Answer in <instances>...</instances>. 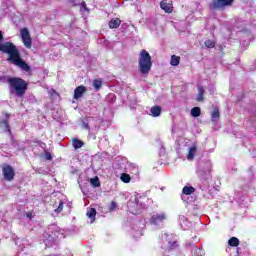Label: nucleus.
<instances>
[{"label": "nucleus", "instance_id": "nucleus-26", "mask_svg": "<svg viewBox=\"0 0 256 256\" xmlns=\"http://www.w3.org/2000/svg\"><path fill=\"white\" fill-rule=\"evenodd\" d=\"M63 211V202L59 203L58 208L55 209V213H61Z\"/></svg>", "mask_w": 256, "mask_h": 256}, {"label": "nucleus", "instance_id": "nucleus-31", "mask_svg": "<svg viewBox=\"0 0 256 256\" xmlns=\"http://www.w3.org/2000/svg\"><path fill=\"white\" fill-rule=\"evenodd\" d=\"M82 7L84 11H89V9H87V4H85V2L82 3Z\"/></svg>", "mask_w": 256, "mask_h": 256}, {"label": "nucleus", "instance_id": "nucleus-33", "mask_svg": "<svg viewBox=\"0 0 256 256\" xmlns=\"http://www.w3.org/2000/svg\"><path fill=\"white\" fill-rule=\"evenodd\" d=\"M132 213H134V215L137 214V212H133V211H132Z\"/></svg>", "mask_w": 256, "mask_h": 256}, {"label": "nucleus", "instance_id": "nucleus-21", "mask_svg": "<svg viewBox=\"0 0 256 256\" xmlns=\"http://www.w3.org/2000/svg\"><path fill=\"white\" fill-rule=\"evenodd\" d=\"M191 115H192V117H199L201 115V108H199V107L192 108Z\"/></svg>", "mask_w": 256, "mask_h": 256}, {"label": "nucleus", "instance_id": "nucleus-14", "mask_svg": "<svg viewBox=\"0 0 256 256\" xmlns=\"http://www.w3.org/2000/svg\"><path fill=\"white\" fill-rule=\"evenodd\" d=\"M120 25H121V20L119 18L112 19L109 22L110 29H117Z\"/></svg>", "mask_w": 256, "mask_h": 256}, {"label": "nucleus", "instance_id": "nucleus-11", "mask_svg": "<svg viewBox=\"0 0 256 256\" xmlns=\"http://www.w3.org/2000/svg\"><path fill=\"white\" fill-rule=\"evenodd\" d=\"M203 95H205V88H203V86H198V95L196 97V101L203 103V101H205Z\"/></svg>", "mask_w": 256, "mask_h": 256}, {"label": "nucleus", "instance_id": "nucleus-23", "mask_svg": "<svg viewBox=\"0 0 256 256\" xmlns=\"http://www.w3.org/2000/svg\"><path fill=\"white\" fill-rule=\"evenodd\" d=\"M121 181H123V183H130L131 182V176L129 174H122L120 177Z\"/></svg>", "mask_w": 256, "mask_h": 256}, {"label": "nucleus", "instance_id": "nucleus-32", "mask_svg": "<svg viewBox=\"0 0 256 256\" xmlns=\"http://www.w3.org/2000/svg\"><path fill=\"white\" fill-rule=\"evenodd\" d=\"M207 172H208V173H211V167L208 168Z\"/></svg>", "mask_w": 256, "mask_h": 256}, {"label": "nucleus", "instance_id": "nucleus-3", "mask_svg": "<svg viewBox=\"0 0 256 256\" xmlns=\"http://www.w3.org/2000/svg\"><path fill=\"white\" fill-rule=\"evenodd\" d=\"M10 93H15L17 97H23L27 91L28 84L21 78H8Z\"/></svg>", "mask_w": 256, "mask_h": 256}, {"label": "nucleus", "instance_id": "nucleus-20", "mask_svg": "<svg viewBox=\"0 0 256 256\" xmlns=\"http://www.w3.org/2000/svg\"><path fill=\"white\" fill-rule=\"evenodd\" d=\"M102 85H103V81H101V80H94L92 82V86L94 87V89L96 91H99V89H101Z\"/></svg>", "mask_w": 256, "mask_h": 256}, {"label": "nucleus", "instance_id": "nucleus-25", "mask_svg": "<svg viewBox=\"0 0 256 256\" xmlns=\"http://www.w3.org/2000/svg\"><path fill=\"white\" fill-rule=\"evenodd\" d=\"M204 45H205V47H207V49H213V47H215V41L206 40Z\"/></svg>", "mask_w": 256, "mask_h": 256}, {"label": "nucleus", "instance_id": "nucleus-8", "mask_svg": "<svg viewBox=\"0 0 256 256\" xmlns=\"http://www.w3.org/2000/svg\"><path fill=\"white\" fill-rule=\"evenodd\" d=\"M9 114H5V119L0 121V129L5 133L8 131V133H11V129L9 128Z\"/></svg>", "mask_w": 256, "mask_h": 256}, {"label": "nucleus", "instance_id": "nucleus-18", "mask_svg": "<svg viewBox=\"0 0 256 256\" xmlns=\"http://www.w3.org/2000/svg\"><path fill=\"white\" fill-rule=\"evenodd\" d=\"M179 61H181V58L176 55H173L171 57L170 65H172V67H177V65H179Z\"/></svg>", "mask_w": 256, "mask_h": 256}, {"label": "nucleus", "instance_id": "nucleus-24", "mask_svg": "<svg viewBox=\"0 0 256 256\" xmlns=\"http://www.w3.org/2000/svg\"><path fill=\"white\" fill-rule=\"evenodd\" d=\"M195 191V188H193V187H187V186H185L184 188H183V193H184V195H191V193H193Z\"/></svg>", "mask_w": 256, "mask_h": 256}, {"label": "nucleus", "instance_id": "nucleus-15", "mask_svg": "<svg viewBox=\"0 0 256 256\" xmlns=\"http://www.w3.org/2000/svg\"><path fill=\"white\" fill-rule=\"evenodd\" d=\"M150 113H151L152 117H159V115H161V107L153 106L150 109Z\"/></svg>", "mask_w": 256, "mask_h": 256}, {"label": "nucleus", "instance_id": "nucleus-9", "mask_svg": "<svg viewBox=\"0 0 256 256\" xmlns=\"http://www.w3.org/2000/svg\"><path fill=\"white\" fill-rule=\"evenodd\" d=\"M160 7L165 13H173V3H167V0H162Z\"/></svg>", "mask_w": 256, "mask_h": 256}, {"label": "nucleus", "instance_id": "nucleus-5", "mask_svg": "<svg viewBox=\"0 0 256 256\" xmlns=\"http://www.w3.org/2000/svg\"><path fill=\"white\" fill-rule=\"evenodd\" d=\"M234 0H213L210 4V9H225V7H229L232 5Z\"/></svg>", "mask_w": 256, "mask_h": 256}, {"label": "nucleus", "instance_id": "nucleus-10", "mask_svg": "<svg viewBox=\"0 0 256 256\" xmlns=\"http://www.w3.org/2000/svg\"><path fill=\"white\" fill-rule=\"evenodd\" d=\"M85 91H87V88H85V86H78L74 90V99H81V97H83V94L85 93Z\"/></svg>", "mask_w": 256, "mask_h": 256}, {"label": "nucleus", "instance_id": "nucleus-16", "mask_svg": "<svg viewBox=\"0 0 256 256\" xmlns=\"http://www.w3.org/2000/svg\"><path fill=\"white\" fill-rule=\"evenodd\" d=\"M228 245L230 247H239V239L237 237H232L228 240Z\"/></svg>", "mask_w": 256, "mask_h": 256}, {"label": "nucleus", "instance_id": "nucleus-30", "mask_svg": "<svg viewBox=\"0 0 256 256\" xmlns=\"http://www.w3.org/2000/svg\"><path fill=\"white\" fill-rule=\"evenodd\" d=\"M26 217H28V219H33V213L28 212V213L26 214Z\"/></svg>", "mask_w": 256, "mask_h": 256}, {"label": "nucleus", "instance_id": "nucleus-4", "mask_svg": "<svg viewBox=\"0 0 256 256\" xmlns=\"http://www.w3.org/2000/svg\"><path fill=\"white\" fill-rule=\"evenodd\" d=\"M21 39L27 49H31L32 40L31 34H29V30L27 28H23L20 30Z\"/></svg>", "mask_w": 256, "mask_h": 256}, {"label": "nucleus", "instance_id": "nucleus-27", "mask_svg": "<svg viewBox=\"0 0 256 256\" xmlns=\"http://www.w3.org/2000/svg\"><path fill=\"white\" fill-rule=\"evenodd\" d=\"M45 159H47V161H51L52 157H51V154L49 152H46Z\"/></svg>", "mask_w": 256, "mask_h": 256}, {"label": "nucleus", "instance_id": "nucleus-19", "mask_svg": "<svg viewBox=\"0 0 256 256\" xmlns=\"http://www.w3.org/2000/svg\"><path fill=\"white\" fill-rule=\"evenodd\" d=\"M72 145H73L74 149H81V147L84 145V143H83V141H81L79 139H73Z\"/></svg>", "mask_w": 256, "mask_h": 256}, {"label": "nucleus", "instance_id": "nucleus-6", "mask_svg": "<svg viewBox=\"0 0 256 256\" xmlns=\"http://www.w3.org/2000/svg\"><path fill=\"white\" fill-rule=\"evenodd\" d=\"M2 173L6 181H13L15 179V170L10 165H4L2 167Z\"/></svg>", "mask_w": 256, "mask_h": 256}, {"label": "nucleus", "instance_id": "nucleus-28", "mask_svg": "<svg viewBox=\"0 0 256 256\" xmlns=\"http://www.w3.org/2000/svg\"><path fill=\"white\" fill-rule=\"evenodd\" d=\"M115 207H117V203L111 202L110 211H113V209H115Z\"/></svg>", "mask_w": 256, "mask_h": 256}, {"label": "nucleus", "instance_id": "nucleus-2", "mask_svg": "<svg viewBox=\"0 0 256 256\" xmlns=\"http://www.w3.org/2000/svg\"><path fill=\"white\" fill-rule=\"evenodd\" d=\"M151 67H153L151 55L149 54V52H147V50H141L138 58L139 72L142 75H149V73L151 72Z\"/></svg>", "mask_w": 256, "mask_h": 256}, {"label": "nucleus", "instance_id": "nucleus-13", "mask_svg": "<svg viewBox=\"0 0 256 256\" xmlns=\"http://www.w3.org/2000/svg\"><path fill=\"white\" fill-rule=\"evenodd\" d=\"M88 219H91V223H95V216L97 215V210L95 208L88 209L86 213Z\"/></svg>", "mask_w": 256, "mask_h": 256}, {"label": "nucleus", "instance_id": "nucleus-7", "mask_svg": "<svg viewBox=\"0 0 256 256\" xmlns=\"http://www.w3.org/2000/svg\"><path fill=\"white\" fill-rule=\"evenodd\" d=\"M165 219H167V215L165 213L155 214L152 216L150 223H152V225H159V223H163Z\"/></svg>", "mask_w": 256, "mask_h": 256}, {"label": "nucleus", "instance_id": "nucleus-29", "mask_svg": "<svg viewBox=\"0 0 256 256\" xmlns=\"http://www.w3.org/2000/svg\"><path fill=\"white\" fill-rule=\"evenodd\" d=\"M82 128L89 129V124H87L86 122H82Z\"/></svg>", "mask_w": 256, "mask_h": 256}, {"label": "nucleus", "instance_id": "nucleus-17", "mask_svg": "<svg viewBox=\"0 0 256 256\" xmlns=\"http://www.w3.org/2000/svg\"><path fill=\"white\" fill-rule=\"evenodd\" d=\"M220 116V112H219V108H213V111L211 113V119L212 121H217V119H219Z\"/></svg>", "mask_w": 256, "mask_h": 256}, {"label": "nucleus", "instance_id": "nucleus-1", "mask_svg": "<svg viewBox=\"0 0 256 256\" xmlns=\"http://www.w3.org/2000/svg\"><path fill=\"white\" fill-rule=\"evenodd\" d=\"M0 51L2 53H7L9 55L8 61L14 63L17 67H20L22 71H31V67L19 55V50L17 47L11 42H5L4 44H0Z\"/></svg>", "mask_w": 256, "mask_h": 256}, {"label": "nucleus", "instance_id": "nucleus-12", "mask_svg": "<svg viewBox=\"0 0 256 256\" xmlns=\"http://www.w3.org/2000/svg\"><path fill=\"white\" fill-rule=\"evenodd\" d=\"M196 153H197V146L190 147L187 155L188 161H193V159H195Z\"/></svg>", "mask_w": 256, "mask_h": 256}, {"label": "nucleus", "instance_id": "nucleus-22", "mask_svg": "<svg viewBox=\"0 0 256 256\" xmlns=\"http://www.w3.org/2000/svg\"><path fill=\"white\" fill-rule=\"evenodd\" d=\"M90 183L92 185V187H100L101 186V182H99V177H95V178H92L90 180Z\"/></svg>", "mask_w": 256, "mask_h": 256}]
</instances>
